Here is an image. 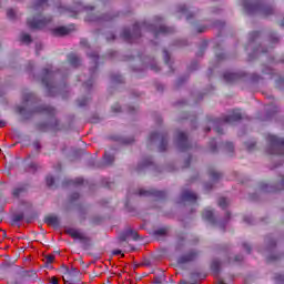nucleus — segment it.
<instances>
[{
  "instance_id": "6e6552de",
  "label": "nucleus",
  "mask_w": 284,
  "mask_h": 284,
  "mask_svg": "<svg viewBox=\"0 0 284 284\" xmlns=\"http://www.w3.org/2000/svg\"><path fill=\"white\" fill-rule=\"evenodd\" d=\"M201 256V251L199 250H190L189 252L182 254L178 257L179 265H187V263H194Z\"/></svg>"
},
{
  "instance_id": "4d7b16f0",
  "label": "nucleus",
  "mask_w": 284,
  "mask_h": 284,
  "mask_svg": "<svg viewBox=\"0 0 284 284\" xmlns=\"http://www.w3.org/2000/svg\"><path fill=\"white\" fill-rule=\"evenodd\" d=\"M275 281L277 284H284V275H276Z\"/></svg>"
},
{
  "instance_id": "9d476101",
  "label": "nucleus",
  "mask_w": 284,
  "mask_h": 284,
  "mask_svg": "<svg viewBox=\"0 0 284 284\" xmlns=\"http://www.w3.org/2000/svg\"><path fill=\"white\" fill-rule=\"evenodd\" d=\"M160 139V145L159 150L161 152H165L168 150V133H160V132H153L149 135V143H154V141H158Z\"/></svg>"
},
{
  "instance_id": "5fc2aeb1",
  "label": "nucleus",
  "mask_w": 284,
  "mask_h": 284,
  "mask_svg": "<svg viewBox=\"0 0 284 284\" xmlns=\"http://www.w3.org/2000/svg\"><path fill=\"white\" fill-rule=\"evenodd\" d=\"M61 273L64 275V276H68V274H70V267L65 266V265H62L61 266Z\"/></svg>"
},
{
  "instance_id": "2eb2a0df",
  "label": "nucleus",
  "mask_w": 284,
  "mask_h": 284,
  "mask_svg": "<svg viewBox=\"0 0 284 284\" xmlns=\"http://www.w3.org/2000/svg\"><path fill=\"white\" fill-rule=\"evenodd\" d=\"M36 129L38 132H48L49 130L59 132V130H61V128H59V120H54L51 124H48L47 122H40L36 125Z\"/></svg>"
},
{
  "instance_id": "b1692460",
  "label": "nucleus",
  "mask_w": 284,
  "mask_h": 284,
  "mask_svg": "<svg viewBox=\"0 0 284 284\" xmlns=\"http://www.w3.org/2000/svg\"><path fill=\"white\" fill-rule=\"evenodd\" d=\"M130 234H132V229L128 227L124 232L120 233L119 241L120 243H125L128 239H130Z\"/></svg>"
},
{
  "instance_id": "1a4fd4ad",
  "label": "nucleus",
  "mask_w": 284,
  "mask_h": 284,
  "mask_svg": "<svg viewBox=\"0 0 284 284\" xmlns=\"http://www.w3.org/2000/svg\"><path fill=\"white\" fill-rule=\"evenodd\" d=\"M84 10L88 12L85 21H89V23L99 21H112L113 19L110 14H103L100 17L97 13H92V10H94V7L92 6L84 7Z\"/></svg>"
},
{
  "instance_id": "f3484780",
  "label": "nucleus",
  "mask_w": 284,
  "mask_h": 284,
  "mask_svg": "<svg viewBox=\"0 0 284 284\" xmlns=\"http://www.w3.org/2000/svg\"><path fill=\"white\" fill-rule=\"evenodd\" d=\"M72 32V28L70 27H58L52 30L53 37H65V34H70Z\"/></svg>"
},
{
  "instance_id": "052dcab7",
  "label": "nucleus",
  "mask_w": 284,
  "mask_h": 284,
  "mask_svg": "<svg viewBox=\"0 0 284 284\" xmlns=\"http://www.w3.org/2000/svg\"><path fill=\"white\" fill-rule=\"evenodd\" d=\"M79 196H80L79 193L74 192L71 194L70 201L71 202L78 201Z\"/></svg>"
},
{
  "instance_id": "2f4dec72",
  "label": "nucleus",
  "mask_w": 284,
  "mask_h": 284,
  "mask_svg": "<svg viewBox=\"0 0 284 284\" xmlns=\"http://www.w3.org/2000/svg\"><path fill=\"white\" fill-rule=\"evenodd\" d=\"M36 97L34 93H24L23 94V103H32Z\"/></svg>"
},
{
  "instance_id": "c756f323",
  "label": "nucleus",
  "mask_w": 284,
  "mask_h": 284,
  "mask_svg": "<svg viewBox=\"0 0 284 284\" xmlns=\"http://www.w3.org/2000/svg\"><path fill=\"white\" fill-rule=\"evenodd\" d=\"M163 57H164V63L169 65L171 72H174V69H172V64H170V53L165 49L163 50Z\"/></svg>"
},
{
  "instance_id": "ddd939ff",
  "label": "nucleus",
  "mask_w": 284,
  "mask_h": 284,
  "mask_svg": "<svg viewBox=\"0 0 284 284\" xmlns=\"http://www.w3.org/2000/svg\"><path fill=\"white\" fill-rule=\"evenodd\" d=\"M284 189V176H280L278 182L276 183V186H270V184L262 182L260 184V190L262 192H281V190Z\"/></svg>"
},
{
  "instance_id": "c85d7f7f",
  "label": "nucleus",
  "mask_w": 284,
  "mask_h": 284,
  "mask_svg": "<svg viewBox=\"0 0 284 284\" xmlns=\"http://www.w3.org/2000/svg\"><path fill=\"white\" fill-rule=\"evenodd\" d=\"M103 159L105 165H112V163H114V156L112 154H109L108 152L104 153Z\"/></svg>"
},
{
  "instance_id": "4468645a",
  "label": "nucleus",
  "mask_w": 284,
  "mask_h": 284,
  "mask_svg": "<svg viewBox=\"0 0 284 284\" xmlns=\"http://www.w3.org/2000/svg\"><path fill=\"white\" fill-rule=\"evenodd\" d=\"M30 114H47V116H54L57 109L50 105L36 106L30 111Z\"/></svg>"
},
{
  "instance_id": "aec40b11",
  "label": "nucleus",
  "mask_w": 284,
  "mask_h": 284,
  "mask_svg": "<svg viewBox=\"0 0 284 284\" xmlns=\"http://www.w3.org/2000/svg\"><path fill=\"white\" fill-rule=\"evenodd\" d=\"M44 223H47L48 225H53L54 227H59V225H61L59 216L57 215H47L44 217Z\"/></svg>"
},
{
  "instance_id": "4c0bfd02",
  "label": "nucleus",
  "mask_w": 284,
  "mask_h": 284,
  "mask_svg": "<svg viewBox=\"0 0 284 284\" xmlns=\"http://www.w3.org/2000/svg\"><path fill=\"white\" fill-rule=\"evenodd\" d=\"M54 255L50 254V255H45L44 256V265H52V263H54Z\"/></svg>"
},
{
  "instance_id": "bf43d9fd",
  "label": "nucleus",
  "mask_w": 284,
  "mask_h": 284,
  "mask_svg": "<svg viewBox=\"0 0 284 284\" xmlns=\"http://www.w3.org/2000/svg\"><path fill=\"white\" fill-rule=\"evenodd\" d=\"M111 110H112V112H114V113L121 112V105L114 104V105L111 108Z\"/></svg>"
},
{
  "instance_id": "cd10ccee",
  "label": "nucleus",
  "mask_w": 284,
  "mask_h": 284,
  "mask_svg": "<svg viewBox=\"0 0 284 284\" xmlns=\"http://www.w3.org/2000/svg\"><path fill=\"white\" fill-rule=\"evenodd\" d=\"M209 176L212 181H219V179H221V176H223V174L214 171V170H210L209 171Z\"/></svg>"
},
{
  "instance_id": "a18cd8bd",
  "label": "nucleus",
  "mask_w": 284,
  "mask_h": 284,
  "mask_svg": "<svg viewBox=\"0 0 284 284\" xmlns=\"http://www.w3.org/2000/svg\"><path fill=\"white\" fill-rule=\"evenodd\" d=\"M209 145H210L211 152H213V153H214V152H217L216 140H215V139H211Z\"/></svg>"
},
{
  "instance_id": "ea45409f",
  "label": "nucleus",
  "mask_w": 284,
  "mask_h": 284,
  "mask_svg": "<svg viewBox=\"0 0 284 284\" xmlns=\"http://www.w3.org/2000/svg\"><path fill=\"white\" fill-rule=\"evenodd\" d=\"M7 17L8 19H10V21H14V19H17V13L14 12V9H8Z\"/></svg>"
},
{
  "instance_id": "338daca9",
  "label": "nucleus",
  "mask_w": 284,
  "mask_h": 284,
  "mask_svg": "<svg viewBox=\"0 0 284 284\" xmlns=\"http://www.w3.org/2000/svg\"><path fill=\"white\" fill-rule=\"evenodd\" d=\"M150 68H151V70H153V72H160L161 71V69L156 64H151Z\"/></svg>"
},
{
  "instance_id": "3c124183",
  "label": "nucleus",
  "mask_w": 284,
  "mask_h": 284,
  "mask_svg": "<svg viewBox=\"0 0 284 284\" xmlns=\"http://www.w3.org/2000/svg\"><path fill=\"white\" fill-rule=\"evenodd\" d=\"M22 219H23V214L20 213V214L13 215L12 221H13V223H19Z\"/></svg>"
},
{
  "instance_id": "393cba45",
  "label": "nucleus",
  "mask_w": 284,
  "mask_h": 284,
  "mask_svg": "<svg viewBox=\"0 0 284 284\" xmlns=\"http://www.w3.org/2000/svg\"><path fill=\"white\" fill-rule=\"evenodd\" d=\"M168 278L165 277V273H161L153 277V284H168Z\"/></svg>"
},
{
  "instance_id": "f704fd0d",
  "label": "nucleus",
  "mask_w": 284,
  "mask_h": 284,
  "mask_svg": "<svg viewBox=\"0 0 284 284\" xmlns=\"http://www.w3.org/2000/svg\"><path fill=\"white\" fill-rule=\"evenodd\" d=\"M20 41L21 43H32V37H30L28 33H22L20 36Z\"/></svg>"
},
{
  "instance_id": "c9c22d12",
  "label": "nucleus",
  "mask_w": 284,
  "mask_h": 284,
  "mask_svg": "<svg viewBox=\"0 0 284 284\" xmlns=\"http://www.w3.org/2000/svg\"><path fill=\"white\" fill-rule=\"evenodd\" d=\"M74 276H79V268H77V267L69 268L68 278L72 280V278H74Z\"/></svg>"
},
{
  "instance_id": "6e6d98bb",
  "label": "nucleus",
  "mask_w": 284,
  "mask_h": 284,
  "mask_svg": "<svg viewBox=\"0 0 284 284\" xmlns=\"http://www.w3.org/2000/svg\"><path fill=\"white\" fill-rule=\"evenodd\" d=\"M133 239L134 241H138L139 240V233L134 230H132V233L129 234V239Z\"/></svg>"
},
{
  "instance_id": "bb28decb",
  "label": "nucleus",
  "mask_w": 284,
  "mask_h": 284,
  "mask_svg": "<svg viewBox=\"0 0 284 284\" xmlns=\"http://www.w3.org/2000/svg\"><path fill=\"white\" fill-rule=\"evenodd\" d=\"M211 270L214 272V274H219V272H221V261L214 260L211 263Z\"/></svg>"
},
{
  "instance_id": "680f3d73",
  "label": "nucleus",
  "mask_w": 284,
  "mask_h": 284,
  "mask_svg": "<svg viewBox=\"0 0 284 284\" xmlns=\"http://www.w3.org/2000/svg\"><path fill=\"white\" fill-rule=\"evenodd\" d=\"M215 59H216L217 62L224 61V59H225V53L216 54Z\"/></svg>"
},
{
  "instance_id": "423d86ee",
  "label": "nucleus",
  "mask_w": 284,
  "mask_h": 284,
  "mask_svg": "<svg viewBox=\"0 0 284 284\" xmlns=\"http://www.w3.org/2000/svg\"><path fill=\"white\" fill-rule=\"evenodd\" d=\"M67 234H69L71 239H77L78 241H80L83 250H90V247H92V240L88 235L74 229H69L67 231Z\"/></svg>"
},
{
  "instance_id": "79ce46f5",
  "label": "nucleus",
  "mask_w": 284,
  "mask_h": 284,
  "mask_svg": "<svg viewBox=\"0 0 284 284\" xmlns=\"http://www.w3.org/2000/svg\"><path fill=\"white\" fill-rule=\"evenodd\" d=\"M270 43H271V45L278 43V37H276V33H274V32L270 33Z\"/></svg>"
},
{
  "instance_id": "f257e3e1",
  "label": "nucleus",
  "mask_w": 284,
  "mask_h": 284,
  "mask_svg": "<svg viewBox=\"0 0 284 284\" xmlns=\"http://www.w3.org/2000/svg\"><path fill=\"white\" fill-rule=\"evenodd\" d=\"M141 30H148V32H152L155 39H159L161 34H172L174 32V28L166 27L163 24V19L161 17H156L153 23H135L133 26L132 32L128 29H124L121 37L126 43H134L136 39H141Z\"/></svg>"
},
{
  "instance_id": "49530a36",
  "label": "nucleus",
  "mask_w": 284,
  "mask_h": 284,
  "mask_svg": "<svg viewBox=\"0 0 284 284\" xmlns=\"http://www.w3.org/2000/svg\"><path fill=\"white\" fill-rule=\"evenodd\" d=\"M70 185H83V179L82 178H77L75 180H71L68 182Z\"/></svg>"
},
{
  "instance_id": "8fccbe9b",
  "label": "nucleus",
  "mask_w": 284,
  "mask_h": 284,
  "mask_svg": "<svg viewBox=\"0 0 284 284\" xmlns=\"http://www.w3.org/2000/svg\"><path fill=\"white\" fill-rule=\"evenodd\" d=\"M219 206L222 207V210H225V207H227V200L225 197H221L219 200Z\"/></svg>"
},
{
  "instance_id": "f03ea898",
  "label": "nucleus",
  "mask_w": 284,
  "mask_h": 284,
  "mask_svg": "<svg viewBox=\"0 0 284 284\" xmlns=\"http://www.w3.org/2000/svg\"><path fill=\"white\" fill-rule=\"evenodd\" d=\"M44 8H48V0H38L33 4L32 10L36 12V16L27 20V26L30 30H43L48 23L52 22V17H43L41 14Z\"/></svg>"
},
{
  "instance_id": "7c9ffc66",
  "label": "nucleus",
  "mask_w": 284,
  "mask_h": 284,
  "mask_svg": "<svg viewBox=\"0 0 284 284\" xmlns=\"http://www.w3.org/2000/svg\"><path fill=\"white\" fill-rule=\"evenodd\" d=\"M261 37V32L258 31H253L248 34V43H254V41H256V39H258Z\"/></svg>"
},
{
  "instance_id": "5701e85b",
  "label": "nucleus",
  "mask_w": 284,
  "mask_h": 284,
  "mask_svg": "<svg viewBox=\"0 0 284 284\" xmlns=\"http://www.w3.org/2000/svg\"><path fill=\"white\" fill-rule=\"evenodd\" d=\"M23 283H26V281L23 280L20 272H18L16 276L10 277L8 281V284H23Z\"/></svg>"
},
{
  "instance_id": "e433bc0d",
  "label": "nucleus",
  "mask_w": 284,
  "mask_h": 284,
  "mask_svg": "<svg viewBox=\"0 0 284 284\" xmlns=\"http://www.w3.org/2000/svg\"><path fill=\"white\" fill-rule=\"evenodd\" d=\"M154 236H165V234H168V229L162 227V229H158L153 232Z\"/></svg>"
},
{
  "instance_id": "39448f33",
  "label": "nucleus",
  "mask_w": 284,
  "mask_h": 284,
  "mask_svg": "<svg viewBox=\"0 0 284 284\" xmlns=\"http://www.w3.org/2000/svg\"><path fill=\"white\" fill-rule=\"evenodd\" d=\"M266 141L268 143V154H275L277 156H283L284 154V139L278 138L273 134H267Z\"/></svg>"
},
{
  "instance_id": "0e129e2a",
  "label": "nucleus",
  "mask_w": 284,
  "mask_h": 284,
  "mask_svg": "<svg viewBox=\"0 0 284 284\" xmlns=\"http://www.w3.org/2000/svg\"><path fill=\"white\" fill-rule=\"evenodd\" d=\"M205 30H207V27H197L196 29H195V31L197 32V33H202V32H205Z\"/></svg>"
},
{
  "instance_id": "37998d69",
  "label": "nucleus",
  "mask_w": 284,
  "mask_h": 284,
  "mask_svg": "<svg viewBox=\"0 0 284 284\" xmlns=\"http://www.w3.org/2000/svg\"><path fill=\"white\" fill-rule=\"evenodd\" d=\"M90 103V99L88 98H82L81 100H78V105L79 108H85Z\"/></svg>"
},
{
  "instance_id": "a878e982",
  "label": "nucleus",
  "mask_w": 284,
  "mask_h": 284,
  "mask_svg": "<svg viewBox=\"0 0 284 284\" xmlns=\"http://www.w3.org/2000/svg\"><path fill=\"white\" fill-rule=\"evenodd\" d=\"M178 12H180V14H186V21H190V19L194 17L192 13H187V7H185V4L178 7Z\"/></svg>"
},
{
  "instance_id": "9b49d317",
  "label": "nucleus",
  "mask_w": 284,
  "mask_h": 284,
  "mask_svg": "<svg viewBox=\"0 0 284 284\" xmlns=\"http://www.w3.org/2000/svg\"><path fill=\"white\" fill-rule=\"evenodd\" d=\"M139 196H153V199H156V201H163V199H166L168 193L165 191H158V190H143L140 189L138 192Z\"/></svg>"
},
{
  "instance_id": "473e14b6",
  "label": "nucleus",
  "mask_w": 284,
  "mask_h": 284,
  "mask_svg": "<svg viewBox=\"0 0 284 284\" xmlns=\"http://www.w3.org/2000/svg\"><path fill=\"white\" fill-rule=\"evenodd\" d=\"M227 265H232V263H243V255H235L234 258H229L226 261Z\"/></svg>"
},
{
  "instance_id": "a211bd4d",
  "label": "nucleus",
  "mask_w": 284,
  "mask_h": 284,
  "mask_svg": "<svg viewBox=\"0 0 284 284\" xmlns=\"http://www.w3.org/2000/svg\"><path fill=\"white\" fill-rule=\"evenodd\" d=\"M241 77H243V74L232 73V72H225L223 74V79L226 83H235V81H239Z\"/></svg>"
},
{
  "instance_id": "de8ad7c7",
  "label": "nucleus",
  "mask_w": 284,
  "mask_h": 284,
  "mask_svg": "<svg viewBox=\"0 0 284 284\" xmlns=\"http://www.w3.org/2000/svg\"><path fill=\"white\" fill-rule=\"evenodd\" d=\"M224 150H226V152H234V144L232 142H226L224 143Z\"/></svg>"
},
{
  "instance_id": "20e7f679",
  "label": "nucleus",
  "mask_w": 284,
  "mask_h": 284,
  "mask_svg": "<svg viewBox=\"0 0 284 284\" xmlns=\"http://www.w3.org/2000/svg\"><path fill=\"white\" fill-rule=\"evenodd\" d=\"M243 119V113H241V110H233L231 114L225 115L223 119H209V123L213 125V130H215L216 134H223V129L221 125L223 123H236L237 121H241Z\"/></svg>"
},
{
  "instance_id": "864d4df0",
  "label": "nucleus",
  "mask_w": 284,
  "mask_h": 284,
  "mask_svg": "<svg viewBox=\"0 0 284 284\" xmlns=\"http://www.w3.org/2000/svg\"><path fill=\"white\" fill-rule=\"evenodd\" d=\"M246 148L248 152H252L256 148V142H246Z\"/></svg>"
},
{
  "instance_id": "09e8293b",
  "label": "nucleus",
  "mask_w": 284,
  "mask_h": 284,
  "mask_svg": "<svg viewBox=\"0 0 284 284\" xmlns=\"http://www.w3.org/2000/svg\"><path fill=\"white\" fill-rule=\"evenodd\" d=\"M45 183H47L48 187H52V185H54V176L48 175L45 178Z\"/></svg>"
},
{
  "instance_id": "e2e57ef3",
  "label": "nucleus",
  "mask_w": 284,
  "mask_h": 284,
  "mask_svg": "<svg viewBox=\"0 0 284 284\" xmlns=\"http://www.w3.org/2000/svg\"><path fill=\"white\" fill-rule=\"evenodd\" d=\"M17 112L18 114H26V106H18Z\"/></svg>"
},
{
  "instance_id": "f8f14e48",
  "label": "nucleus",
  "mask_w": 284,
  "mask_h": 284,
  "mask_svg": "<svg viewBox=\"0 0 284 284\" xmlns=\"http://www.w3.org/2000/svg\"><path fill=\"white\" fill-rule=\"evenodd\" d=\"M175 139L181 152H185L192 148V144H190V141H187V134H185V132L178 131Z\"/></svg>"
},
{
  "instance_id": "774afa93",
  "label": "nucleus",
  "mask_w": 284,
  "mask_h": 284,
  "mask_svg": "<svg viewBox=\"0 0 284 284\" xmlns=\"http://www.w3.org/2000/svg\"><path fill=\"white\" fill-rule=\"evenodd\" d=\"M34 150H41V143L39 141L33 142Z\"/></svg>"
},
{
  "instance_id": "dca6fc26",
  "label": "nucleus",
  "mask_w": 284,
  "mask_h": 284,
  "mask_svg": "<svg viewBox=\"0 0 284 284\" xmlns=\"http://www.w3.org/2000/svg\"><path fill=\"white\" fill-rule=\"evenodd\" d=\"M181 199L182 201H187L189 203H196L199 196H196L194 192L186 190L182 192Z\"/></svg>"
},
{
  "instance_id": "7ed1b4c3",
  "label": "nucleus",
  "mask_w": 284,
  "mask_h": 284,
  "mask_svg": "<svg viewBox=\"0 0 284 284\" xmlns=\"http://www.w3.org/2000/svg\"><path fill=\"white\" fill-rule=\"evenodd\" d=\"M244 1V11L246 14H258L263 19L272 17L274 14V8L266 4L263 0H243Z\"/></svg>"
},
{
  "instance_id": "6ab92c4d",
  "label": "nucleus",
  "mask_w": 284,
  "mask_h": 284,
  "mask_svg": "<svg viewBox=\"0 0 284 284\" xmlns=\"http://www.w3.org/2000/svg\"><path fill=\"white\" fill-rule=\"evenodd\" d=\"M67 59L72 68H79V65H81V58L75 53H69Z\"/></svg>"
},
{
  "instance_id": "4be33fe9",
  "label": "nucleus",
  "mask_w": 284,
  "mask_h": 284,
  "mask_svg": "<svg viewBox=\"0 0 284 284\" xmlns=\"http://www.w3.org/2000/svg\"><path fill=\"white\" fill-rule=\"evenodd\" d=\"M20 275L22 276L23 281H30V278H37V272L34 271H20Z\"/></svg>"
},
{
  "instance_id": "69168bd1",
  "label": "nucleus",
  "mask_w": 284,
  "mask_h": 284,
  "mask_svg": "<svg viewBox=\"0 0 284 284\" xmlns=\"http://www.w3.org/2000/svg\"><path fill=\"white\" fill-rule=\"evenodd\" d=\"M21 192H23V189H14L13 196H19V194H21Z\"/></svg>"
},
{
  "instance_id": "72a5a7b5",
  "label": "nucleus",
  "mask_w": 284,
  "mask_h": 284,
  "mask_svg": "<svg viewBox=\"0 0 284 284\" xmlns=\"http://www.w3.org/2000/svg\"><path fill=\"white\" fill-rule=\"evenodd\" d=\"M89 58L92 59V62L94 64V69L93 70H97L99 68V54L90 53Z\"/></svg>"
},
{
  "instance_id": "0eeeda50",
  "label": "nucleus",
  "mask_w": 284,
  "mask_h": 284,
  "mask_svg": "<svg viewBox=\"0 0 284 284\" xmlns=\"http://www.w3.org/2000/svg\"><path fill=\"white\" fill-rule=\"evenodd\" d=\"M42 85L47 88L49 97H52V89L57 88L54 87V72L49 69L42 70Z\"/></svg>"
},
{
  "instance_id": "412c9836",
  "label": "nucleus",
  "mask_w": 284,
  "mask_h": 284,
  "mask_svg": "<svg viewBox=\"0 0 284 284\" xmlns=\"http://www.w3.org/2000/svg\"><path fill=\"white\" fill-rule=\"evenodd\" d=\"M202 219H204V221H209V223H216V221L214 220V211L210 209L204 210V212L202 213Z\"/></svg>"
},
{
  "instance_id": "603ef678",
  "label": "nucleus",
  "mask_w": 284,
  "mask_h": 284,
  "mask_svg": "<svg viewBox=\"0 0 284 284\" xmlns=\"http://www.w3.org/2000/svg\"><path fill=\"white\" fill-rule=\"evenodd\" d=\"M185 240L183 239V237H179L178 239V242H176V245H175V250L176 251H179V250H181V246L183 245V242H184Z\"/></svg>"
},
{
  "instance_id": "c03bdc74",
  "label": "nucleus",
  "mask_w": 284,
  "mask_h": 284,
  "mask_svg": "<svg viewBox=\"0 0 284 284\" xmlns=\"http://www.w3.org/2000/svg\"><path fill=\"white\" fill-rule=\"evenodd\" d=\"M111 80L113 83H123V75H111Z\"/></svg>"
},
{
  "instance_id": "58836bf2",
  "label": "nucleus",
  "mask_w": 284,
  "mask_h": 284,
  "mask_svg": "<svg viewBox=\"0 0 284 284\" xmlns=\"http://www.w3.org/2000/svg\"><path fill=\"white\" fill-rule=\"evenodd\" d=\"M150 165H152V158H146L143 160L142 164L139 166V170H141V168H150Z\"/></svg>"
},
{
  "instance_id": "a19ab883",
  "label": "nucleus",
  "mask_w": 284,
  "mask_h": 284,
  "mask_svg": "<svg viewBox=\"0 0 284 284\" xmlns=\"http://www.w3.org/2000/svg\"><path fill=\"white\" fill-rule=\"evenodd\" d=\"M275 88H277V90H283V88H284V79H283V77H280L275 81Z\"/></svg>"
},
{
  "instance_id": "13d9d810",
  "label": "nucleus",
  "mask_w": 284,
  "mask_h": 284,
  "mask_svg": "<svg viewBox=\"0 0 284 284\" xmlns=\"http://www.w3.org/2000/svg\"><path fill=\"white\" fill-rule=\"evenodd\" d=\"M92 79H89L87 82L83 83L84 88H87V90H90L92 88Z\"/></svg>"
}]
</instances>
